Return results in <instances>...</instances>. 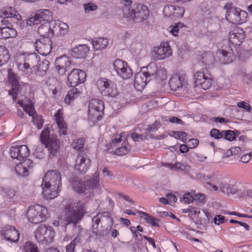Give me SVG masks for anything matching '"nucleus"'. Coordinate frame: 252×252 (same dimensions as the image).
Masks as SVG:
<instances>
[{"instance_id": "f257e3e1", "label": "nucleus", "mask_w": 252, "mask_h": 252, "mask_svg": "<svg viewBox=\"0 0 252 252\" xmlns=\"http://www.w3.org/2000/svg\"><path fill=\"white\" fill-rule=\"evenodd\" d=\"M86 204L70 203L65 208L63 213L54 220L52 223L55 226L61 225L66 229L67 226H71L73 230H80V226L77 224L83 218L86 213Z\"/></svg>"}, {"instance_id": "f03ea898", "label": "nucleus", "mask_w": 252, "mask_h": 252, "mask_svg": "<svg viewBox=\"0 0 252 252\" xmlns=\"http://www.w3.org/2000/svg\"><path fill=\"white\" fill-rule=\"evenodd\" d=\"M72 189L78 193L91 194L94 189H97L100 187L99 174L95 172L93 177L82 182L78 178H74L72 181Z\"/></svg>"}, {"instance_id": "7ed1b4c3", "label": "nucleus", "mask_w": 252, "mask_h": 252, "mask_svg": "<svg viewBox=\"0 0 252 252\" xmlns=\"http://www.w3.org/2000/svg\"><path fill=\"white\" fill-rule=\"evenodd\" d=\"M40 141L47 149L49 156H56L59 152L60 148V141L56 136L50 135V131L48 128L45 129L40 134Z\"/></svg>"}, {"instance_id": "20e7f679", "label": "nucleus", "mask_w": 252, "mask_h": 252, "mask_svg": "<svg viewBox=\"0 0 252 252\" xmlns=\"http://www.w3.org/2000/svg\"><path fill=\"white\" fill-rule=\"evenodd\" d=\"M48 210L45 207L36 204L29 208L27 217L31 222L37 224L41 222L48 218Z\"/></svg>"}, {"instance_id": "39448f33", "label": "nucleus", "mask_w": 252, "mask_h": 252, "mask_svg": "<svg viewBox=\"0 0 252 252\" xmlns=\"http://www.w3.org/2000/svg\"><path fill=\"white\" fill-rule=\"evenodd\" d=\"M104 108L102 101L97 99H92L89 101L88 106V120L95 123L100 120L103 114Z\"/></svg>"}, {"instance_id": "423d86ee", "label": "nucleus", "mask_w": 252, "mask_h": 252, "mask_svg": "<svg viewBox=\"0 0 252 252\" xmlns=\"http://www.w3.org/2000/svg\"><path fill=\"white\" fill-rule=\"evenodd\" d=\"M131 11L126 18L136 23H141L146 20L150 12L148 7L142 3L133 4Z\"/></svg>"}, {"instance_id": "0eeeda50", "label": "nucleus", "mask_w": 252, "mask_h": 252, "mask_svg": "<svg viewBox=\"0 0 252 252\" xmlns=\"http://www.w3.org/2000/svg\"><path fill=\"white\" fill-rule=\"evenodd\" d=\"M55 234V231L51 226L44 224L39 225L34 232L36 239L38 242L43 243L52 242Z\"/></svg>"}, {"instance_id": "6e6552de", "label": "nucleus", "mask_w": 252, "mask_h": 252, "mask_svg": "<svg viewBox=\"0 0 252 252\" xmlns=\"http://www.w3.org/2000/svg\"><path fill=\"white\" fill-rule=\"evenodd\" d=\"M20 58L23 59V62H17L19 69L24 72H28L31 67L33 68L39 62V58L35 53L30 54L26 56H21Z\"/></svg>"}, {"instance_id": "1a4fd4ad", "label": "nucleus", "mask_w": 252, "mask_h": 252, "mask_svg": "<svg viewBox=\"0 0 252 252\" xmlns=\"http://www.w3.org/2000/svg\"><path fill=\"white\" fill-rule=\"evenodd\" d=\"M61 175L58 170L48 171L43 178L42 182L51 186L52 189L56 188L60 190L61 187Z\"/></svg>"}, {"instance_id": "9d476101", "label": "nucleus", "mask_w": 252, "mask_h": 252, "mask_svg": "<svg viewBox=\"0 0 252 252\" xmlns=\"http://www.w3.org/2000/svg\"><path fill=\"white\" fill-rule=\"evenodd\" d=\"M113 66L117 74L122 79H128L132 77L133 72L125 61L116 59L113 63Z\"/></svg>"}, {"instance_id": "9b49d317", "label": "nucleus", "mask_w": 252, "mask_h": 252, "mask_svg": "<svg viewBox=\"0 0 252 252\" xmlns=\"http://www.w3.org/2000/svg\"><path fill=\"white\" fill-rule=\"evenodd\" d=\"M171 55L172 50L168 42H163L159 46L154 47L151 52V56L155 60H163Z\"/></svg>"}, {"instance_id": "f8f14e48", "label": "nucleus", "mask_w": 252, "mask_h": 252, "mask_svg": "<svg viewBox=\"0 0 252 252\" xmlns=\"http://www.w3.org/2000/svg\"><path fill=\"white\" fill-rule=\"evenodd\" d=\"M86 77V74L85 71L78 69H74L68 75L67 85L71 87H76L85 81Z\"/></svg>"}, {"instance_id": "ddd939ff", "label": "nucleus", "mask_w": 252, "mask_h": 252, "mask_svg": "<svg viewBox=\"0 0 252 252\" xmlns=\"http://www.w3.org/2000/svg\"><path fill=\"white\" fill-rule=\"evenodd\" d=\"M91 164V160L84 152L78 153L74 164L75 169L81 173H85Z\"/></svg>"}, {"instance_id": "4468645a", "label": "nucleus", "mask_w": 252, "mask_h": 252, "mask_svg": "<svg viewBox=\"0 0 252 252\" xmlns=\"http://www.w3.org/2000/svg\"><path fill=\"white\" fill-rule=\"evenodd\" d=\"M0 233L7 241L12 242H17L19 241L20 233L13 226H4L1 228Z\"/></svg>"}, {"instance_id": "2eb2a0df", "label": "nucleus", "mask_w": 252, "mask_h": 252, "mask_svg": "<svg viewBox=\"0 0 252 252\" xmlns=\"http://www.w3.org/2000/svg\"><path fill=\"white\" fill-rule=\"evenodd\" d=\"M34 46L38 53L47 56L52 50L51 41L49 38H41L36 40Z\"/></svg>"}, {"instance_id": "dca6fc26", "label": "nucleus", "mask_w": 252, "mask_h": 252, "mask_svg": "<svg viewBox=\"0 0 252 252\" xmlns=\"http://www.w3.org/2000/svg\"><path fill=\"white\" fill-rule=\"evenodd\" d=\"M163 13L165 16L169 17L172 19H180L183 16L185 9L183 7L167 5L164 6Z\"/></svg>"}, {"instance_id": "f3484780", "label": "nucleus", "mask_w": 252, "mask_h": 252, "mask_svg": "<svg viewBox=\"0 0 252 252\" xmlns=\"http://www.w3.org/2000/svg\"><path fill=\"white\" fill-rule=\"evenodd\" d=\"M10 153L12 158L22 160L29 155L30 150L25 145L12 146L10 148Z\"/></svg>"}, {"instance_id": "a211bd4d", "label": "nucleus", "mask_w": 252, "mask_h": 252, "mask_svg": "<svg viewBox=\"0 0 252 252\" xmlns=\"http://www.w3.org/2000/svg\"><path fill=\"white\" fill-rule=\"evenodd\" d=\"M245 37L243 30L238 27H235L229 32V40L234 45H239L243 42Z\"/></svg>"}, {"instance_id": "6ab92c4d", "label": "nucleus", "mask_w": 252, "mask_h": 252, "mask_svg": "<svg viewBox=\"0 0 252 252\" xmlns=\"http://www.w3.org/2000/svg\"><path fill=\"white\" fill-rule=\"evenodd\" d=\"M33 166L32 160L27 159L22 162L17 164L15 167V170L16 173L21 176H27Z\"/></svg>"}, {"instance_id": "aec40b11", "label": "nucleus", "mask_w": 252, "mask_h": 252, "mask_svg": "<svg viewBox=\"0 0 252 252\" xmlns=\"http://www.w3.org/2000/svg\"><path fill=\"white\" fill-rule=\"evenodd\" d=\"M49 13V11L48 10H40L34 16L29 17L27 20V24L31 26L40 24L42 21H48Z\"/></svg>"}, {"instance_id": "412c9836", "label": "nucleus", "mask_w": 252, "mask_h": 252, "mask_svg": "<svg viewBox=\"0 0 252 252\" xmlns=\"http://www.w3.org/2000/svg\"><path fill=\"white\" fill-rule=\"evenodd\" d=\"M9 78L12 85V89L9 91V94L12 96L14 100H16L17 94L21 90L22 87L19 84L18 76L16 74L13 72H10Z\"/></svg>"}, {"instance_id": "4be33fe9", "label": "nucleus", "mask_w": 252, "mask_h": 252, "mask_svg": "<svg viewBox=\"0 0 252 252\" xmlns=\"http://www.w3.org/2000/svg\"><path fill=\"white\" fill-rule=\"evenodd\" d=\"M43 22L44 23L38 28V33L42 38H48L54 35L55 34V30L53 28V22H49L48 21Z\"/></svg>"}, {"instance_id": "5701e85b", "label": "nucleus", "mask_w": 252, "mask_h": 252, "mask_svg": "<svg viewBox=\"0 0 252 252\" xmlns=\"http://www.w3.org/2000/svg\"><path fill=\"white\" fill-rule=\"evenodd\" d=\"M149 81L146 75L143 72H138L135 76L134 87L138 91H142Z\"/></svg>"}, {"instance_id": "b1692460", "label": "nucleus", "mask_w": 252, "mask_h": 252, "mask_svg": "<svg viewBox=\"0 0 252 252\" xmlns=\"http://www.w3.org/2000/svg\"><path fill=\"white\" fill-rule=\"evenodd\" d=\"M239 9H231L226 12L225 17L229 22L234 24H241L243 23L240 18Z\"/></svg>"}, {"instance_id": "393cba45", "label": "nucleus", "mask_w": 252, "mask_h": 252, "mask_svg": "<svg viewBox=\"0 0 252 252\" xmlns=\"http://www.w3.org/2000/svg\"><path fill=\"white\" fill-rule=\"evenodd\" d=\"M186 83L185 75L173 76L169 81V85L172 91H176L182 88Z\"/></svg>"}, {"instance_id": "a878e982", "label": "nucleus", "mask_w": 252, "mask_h": 252, "mask_svg": "<svg viewBox=\"0 0 252 252\" xmlns=\"http://www.w3.org/2000/svg\"><path fill=\"white\" fill-rule=\"evenodd\" d=\"M96 85L103 96H109L110 87L108 79L104 78H100L97 81Z\"/></svg>"}, {"instance_id": "bb28decb", "label": "nucleus", "mask_w": 252, "mask_h": 252, "mask_svg": "<svg viewBox=\"0 0 252 252\" xmlns=\"http://www.w3.org/2000/svg\"><path fill=\"white\" fill-rule=\"evenodd\" d=\"M42 188V194L43 197L46 199H52L58 196L59 190L57 188L55 189H52L50 186L46 185V183L42 182L41 184Z\"/></svg>"}, {"instance_id": "cd10ccee", "label": "nucleus", "mask_w": 252, "mask_h": 252, "mask_svg": "<svg viewBox=\"0 0 252 252\" xmlns=\"http://www.w3.org/2000/svg\"><path fill=\"white\" fill-rule=\"evenodd\" d=\"M88 51L89 49L86 45H80L72 49L71 55L76 58H83Z\"/></svg>"}, {"instance_id": "c85d7f7f", "label": "nucleus", "mask_w": 252, "mask_h": 252, "mask_svg": "<svg viewBox=\"0 0 252 252\" xmlns=\"http://www.w3.org/2000/svg\"><path fill=\"white\" fill-rule=\"evenodd\" d=\"M147 71L143 72L146 75L149 81L156 79L157 78L156 75L158 70V66L155 63H151L146 67Z\"/></svg>"}, {"instance_id": "c756f323", "label": "nucleus", "mask_w": 252, "mask_h": 252, "mask_svg": "<svg viewBox=\"0 0 252 252\" xmlns=\"http://www.w3.org/2000/svg\"><path fill=\"white\" fill-rule=\"evenodd\" d=\"M16 34L17 32L14 29L9 27L0 28V39L14 37Z\"/></svg>"}, {"instance_id": "7c9ffc66", "label": "nucleus", "mask_w": 252, "mask_h": 252, "mask_svg": "<svg viewBox=\"0 0 252 252\" xmlns=\"http://www.w3.org/2000/svg\"><path fill=\"white\" fill-rule=\"evenodd\" d=\"M219 188L222 192L226 193L228 195H229L230 194H234L237 192V190L234 186L226 182L220 183L219 184Z\"/></svg>"}, {"instance_id": "2f4dec72", "label": "nucleus", "mask_w": 252, "mask_h": 252, "mask_svg": "<svg viewBox=\"0 0 252 252\" xmlns=\"http://www.w3.org/2000/svg\"><path fill=\"white\" fill-rule=\"evenodd\" d=\"M71 63L69 58L65 55L57 58L55 61L56 67L70 68Z\"/></svg>"}, {"instance_id": "473e14b6", "label": "nucleus", "mask_w": 252, "mask_h": 252, "mask_svg": "<svg viewBox=\"0 0 252 252\" xmlns=\"http://www.w3.org/2000/svg\"><path fill=\"white\" fill-rule=\"evenodd\" d=\"M60 111L58 110L55 114V119L58 125L59 132L61 135H65L67 134V127L64 123L63 118L60 116Z\"/></svg>"}, {"instance_id": "72a5a7b5", "label": "nucleus", "mask_w": 252, "mask_h": 252, "mask_svg": "<svg viewBox=\"0 0 252 252\" xmlns=\"http://www.w3.org/2000/svg\"><path fill=\"white\" fill-rule=\"evenodd\" d=\"M93 46L96 50L104 49L108 45V40L106 38H98L93 40Z\"/></svg>"}, {"instance_id": "f704fd0d", "label": "nucleus", "mask_w": 252, "mask_h": 252, "mask_svg": "<svg viewBox=\"0 0 252 252\" xmlns=\"http://www.w3.org/2000/svg\"><path fill=\"white\" fill-rule=\"evenodd\" d=\"M52 22L53 28L55 30V33L59 30L60 31L61 34L63 35L67 32L68 28L67 24L62 21H58V22L53 21Z\"/></svg>"}, {"instance_id": "c9c22d12", "label": "nucleus", "mask_w": 252, "mask_h": 252, "mask_svg": "<svg viewBox=\"0 0 252 252\" xmlns=\"http://www.w3.org/2000/svg\"><path fill=\"white\" fill-rule=\"evenodd\" d=\"M205 70L207 71L206 68H203L201 71H198L194 74L195 87L199 86L201 82L207 77L205 73Z\"/></svg>"}, {"instance_id": "e433bc0d", "label": "nucleus", "mask_w": 252, "mask_h": 252, "mask_svg": "<svg viewBox=\"0 0 252 252\" xmlns=\"http://www.w3.org/2000/svg\"><path fill=\"white\" fill-rule=\"evenodd\" d=\"M219 51L222 55V57L220 58V60L223 63L226 64L230 63L235 58L231 53L225 50H220Z\"/></svg>"}, {"instance_id": "4c0bfd02", "label": "nucleus", "mask_w": 252, "mask_h": 252, "mask_svg": "<svg viewBox=\"0 0 252 252\" xmlns=\"http://www.w3.org/2000/svg\"><path fill=\"white\" fill-rule=\"evenodd\" d=\"M3 14L5 18L10 19H15L19 20L21 19V17L15 10L12 7H9L5 9L3 12Z\"/></svg>"}, {"instance_id": "58836bf2", "label": "nucleus", "mask_w": 252, "mask_h": 252, "mask_svg": "<svg viewBox=\"0 0 252 252\" xmlns=\"http://www.w3.org/2000/svg\"><path fill=\"white\" fill-rule=\"evenodd\" d=\"M132 2V0H123V5L122 7L123 17L126 18L130 12H131Z\"/></svg>"}, {"instance_id": "ea45409f", "label": "nucleus", "mask_w": 252, "mask_h": 252, "mask_svg": "<svg viewBox=\"0 0 252 252\" xmlns=\"http://www.w3.org/2000/svg\"><path fill=\"white\" fill-rule=\"evenodd\" d=\"M81 93V91L76 87H72V88L69 90L66 95L65 98V102L67 104H69L70 101L74 98L77 97L79 94Z\"/></svg>"}, {"instance_id": "a19ab883", "label": "nucleus", "mask_w": 252, "mask_h": 252, "mask_svg": "<svg viewBox=\"0 0 252 252\" xmlns=\"http://www.w3.org/2000/svg\"><path fill=\"white\" fill-rule=\"evenodd\" d=\"M162 165L164 166H168L170 169L175 168L176 169H180L182 171H188L189 169V166L186 165L181 162H177L174 164L169 163H162Z\"/></svg>"}, {"instance_id": "79ce46f5", "label": "nucleus", "mask_w": 252, "mask_h": 252, "mask_svg": "<svg viewBox=\"0 0 252 252\" xmlns=\"http://www.w3.org/2000/svg\"><path fill=\"white\" fill-rule=\"evenodd\" d=\"M9 59V56L6 48L3 46H0V66L6 63Z\"/></svg>"}, {"instance_id": "37998d69", "label": "nucleus", "mask_w": 252, "mask_h": 252, "mask_svg": "<svg viewBox=\"0 0 252 252\" xmlns=\"http://www.w3.org/2000/svg\"><path fill=\"white\" fill-rule=\"evenodd\" d=\"M130 150V146L129 144H125L116 149L115 151L111 152V153H112L113 155L122 156L128 154Z\"/></svg>"}, {"instance_id": "c03bdc74", "label": "nucleus", "mask_w": 252, "mask_h": 252, "mask_svg": "<svg viewBox=\"0 0 252 252\" xmlns=\"http://www.w3.org/2000/svg\"><path fill=\"white\" fill-rule=\"evenodd\" d=\"M49 64L50 63L48 60H43L42 63L39 64L36 72L37 74L41 76H43L45 74L46 71L48 69Z\"/></svg>"}, {"instance_id": "a18cd8bd", "label": "nucleus", "mask_w": 252, "mask_h": 252, "mask_svg": "<svg viewBox=\"0 0 252 252\" xmlns=\"http://www.w3.org/2000/svg\"><path fill=\"white\" fill-rule=\"evenodd\" d=\"M84 139L83 138H80L76 141H73L71 144V146L73 149L77 150L79 153L84 152L83 150L84 146Z\"/></svg>"}, {"instance_id": "49530a36", "label": "nucleus", "mask_w": 252, "mask_h": 252, "mask_svg": "<svg viewBox=\"0 0 252 252\" xmlns=\"http://www.w3.org/2000/svg\"><path fill=\"white\" fill-rule=\"evenodd\" d=\"M236 133H238L239 132L238 131H234L231 130H223L224 139L229 141H232L235 139Z\"/></svg>"}, {"instance_id": "de8ad7c7", "label": "nucleus", "mask_w": 252, "mask_h": 252, "mask_svg": "<svg viewBox=\"0 0 252 252\" xmlns=\"http://www.w3.org/2000/svg\"><path fill=\"white\" fill-rule=\"evenodd\" d=\"M24 252H38L36 246L31 242H26L24 246Z\"/></svg>"}, {"instance_id": "09e8293b", "label": "nucleus", "mask_w": 252, "mask_h": 252, "mask_svg": "<svg viewBox=\"0 0 252 252\" xmlns=\"http://www.w3.org/2000/svg\"><path fill=\"white\" fill-rule=\"evenodd\" d=\"M81 242L79 237H76L66 247V252H74L76 246Z\"/></svg>"}, {"instance_id": "8fccbe9b", "label": "nucleus", "mask_w": 252, "mask_h": 252, "mask_svg": "<svg viewBox=\"0 0 252 252\" xmlns=\"http://www.w3.org/2000/svg\"><path fill=\"white\" fill-rule=\"evenodd\" d=\"M194 201L196 202V205L201 206L205 203V196L203 194H194L193 195Z\"/></svg>"}, {"instance_id": "3c124183", "label": "nucleus", "mask_w": 252, "mask_h": 252, "mask_svg": "<svg viewBox=\"0 0 252 252\" xmlns=\"http://www.w3.org/2000/svg\"><path fill=\"white\" fill-rule=\"evenodd\" d=\"M166 70L161 66H158V70L156 73L157 78L156 79L164 80L167 78Z\"/></svg>"}, {"instance_id": "603ef678", "label": "nucleus", "mask_w": 252, "mask_h": 252, "mask_svg": "<svg viewBox=\"0 0 252 252\" xmlns=\"http://www.w3.org/2000/svg\"><path fill=\"white\" fill-rule=\"evenodd\" d=\"M19 103L21 106L23 107L24 111L28 113L29 116L32 117L36 113L34 108L32 104L23 105V103H21L20 101H19Z\"/></svg>"}, {"instance_id": "864d4df0", "label": "nucleus", "mask_w": 252, "mask_h": 252, "mask_svg": "<svg viewBox=\"0 0 252 252\" xmlns=\"http://www.w3.org/2000/svg\"><path fill=\"white\" fill-rule=\"evenodd\" d=\"M0 193L8 198H11L15 195V191L10 189L1 188L0 189Z\"/></svg>"}, {"instance_id": "5fc2aeb1", "label": "nucleus", "mask_w": 252, "mask_h": 252, "mask_svg": "<svg viewBox=\"0 0 252 252\" xmlns=\"http://www.w3.org/2000/svg\"><path fill=\"white\" fill-rule=\"evenodd\" d=\"M32 117V122L36 126L37 128L38 129L41 128L43 123L42 117L40 115H37V113H35Z\"/></svg>"}, {"instance_id": "6e6d98bb", "label": "nucleus", "mask_w": 252, "mask_h": 252, "mask_svg": "<svg viewBox=\"0 0 252 252\" xmlns=\"http://www.w3.org/2000/svg\"><path fill=\"white\" fill-rule=\"evenodd\" d=\"M85 13L88 14L91 12L94 11L97 9V6L94 3H84L83 4Z\"/></svg>"}, {"instance_id": "4d7b16f0", "label": "nucleus", "mask_w": 252, "mask_h": 252, "mask_svg": "<svg viewBox=\"0 0 252 252\" xmlns=\"http://www.w3.org/2000/svg\"><path fill=\"white\" fill-rule=\"evenodd\" d=\"M101 216V214H98L96 216L94 217L92 219V221L93 222V224L92 225L93 232L96 233V234L97 231L95 230H96L98 228V224L100 222V218Z\"/></svg>"}, {"instance_id": "13d9d810", "label": "nucleus", "mask_w": 252, "mask_h": 252, "mask_svg": "<svg viewBox=\"0 0 252 252\" xmlns=\"http://www.w3.org/2000/svg\"><path fill=\"white\" fill-rule=\"evenodd\" d=\"M184 24L181 22L175 23L174 25H172L169 27L171 29L170 32L174 36H177L179 31V28L184 27Z\"/></svg>"}, {"instance_id": "bf43d9fd", "label": "nucleus", "mask_w": 252, "mask_h": 252, "mask_svg": "<svg viewBox=\"0 0 252 252\" xmlns=\"http://www.w3.org/2000/svg\"><path fill=\"white\" fill-rule=\"evenodd\" d=\"M210 135L216 139H219L223 137V130L220 131L217 129L213 128L210 132Z\"/></svg>"}, {"instance_id": "052dcab7", "label": "nucleus", "mask_w": 252, "mask_h": 252, "mask_svg": "<svg viewBox=\"0 0 252 252\" xmlns=\"http://www.w3.org/2000/svg\"><path fill=\"white\" fill-rule=\"evenodd\" d=\"M212 85V79L210 77L207 76L204 80L199 84V86L204 90L208 89Z\"/></svg>"}, {"instance_id": "680f3d73", "label": "nucleus", "mask_w": 252, "mask_h": 252, "mask_svg": "<svg viewBox=\"0 0 252 252\" xmlns=\"http://www.w3.org/2000/svg\"><path fill=\"white\" fill-rule=\"evenodd\" d=\"M183 212L185 213H189L191 215L193 214L196 215L200 213V209L197 207L189 206L188 208L184 209Z\"/></svg>"}, {"instance_id": "e2e57ef3", "label": "nucleus", "mask_w": 252, "mask_h": 252, "mask_svg": "<svg viewBox=\"0 0 252 252\" xmlns=\"http://www.w3.org/2000/svg\"><path fill=\"white\" fill-rule=\"evenodd\" d=\"M45 83L48 86L51 87V90H55V87L58 84V82L56 78L49 77Z\"/></svg>"}, {"instance_id": "0e129e2a", "label": "nucleus", "mask_w": 252, "mask_h": 252, "mask_svg": "<svg viewBox=\"0 0 252 252\" xmlns=\"http://www.w3.org/2000/svg\"><path fill=\"white\" fill-rule=\"evenodd\" d=\"M125 133L124 132L121 133L119 135H114L115 137L114 139L111 140V145L117 144L123 140H125L126 138L124 137Z\"/></svg>"}, {"instance_id": "69168bd1", "label": "nucleus", "mask_w": 252, "mask_h": 252, "mask_svg": "<svg viewBox=\"0 0 252 252\" xmlns=\"http://www.w3.org/2000/svg\"><path fill=\"white\" fill-rule=\"evenodd\" d=\"M237 106L239 108H241L245 109L248 112H250L252 109L250 105L245 101H241L238 102Z\"/></svg>"}, {"instance_id": "338daca9", "label": "nucleus", "mask_w": 252, "mask_h": 252, "mask_svg": "<svg viewBox=\"0 0 252 252\" xmlns=\"http://www.w3.org/2000/svg\"><path fill=\"white\" fill-rule=\"evenodd\" d=\"M175 137L177 139H181L182 141L186 143V141H184L183 139L186 138L187 136V133L184 131H174Z\"/></svg>"}, {"instance_id": "774afa93", "label": "nucleus", "mask_w": 252, "mask_h": 252, "mask_svg": "<svg viewBox=\"0 0 252 252\" xmlns=\"http://www.w3.org/2000/svg\"><path fill=\"white\" fill-rule=\"evenodd\" d=\"M183 199L185 203L189 204L194 201L193 196L189 192L184 194Z\"/></svg>"}]
</instances>
